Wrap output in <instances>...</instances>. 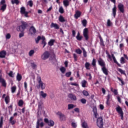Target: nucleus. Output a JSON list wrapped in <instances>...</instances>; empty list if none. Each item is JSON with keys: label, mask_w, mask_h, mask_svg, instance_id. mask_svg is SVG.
Here are the masks:
<instances>
[{"label": "nucleus", "mask_w": 128, "mask_h": 128, "mask_svg": "<svg viewBox=\"0 0 128 128\" xmlns=\"http://www.w3.org/2000/svg\"><path fill=\"white\" fill-rule=\"evenodd\" d=\"M0 4L2 6L0 8V10L4 12V10H6V0H2L0 1Z\"/></svg>", "instance_id": "11"}, {"label": "nucleus", "mask_w": 128, "mask_h": 128, "mask_svg": "<svg viewBox=\"0 0 128 128\" xmlns=\"http://www.w3.org/2000/svg\"><path fill=\"white\" fill-rule=\"evenodd\" d=\"M8 108L9 112H12V104H10L9 106H8Z\"/></svg>", "instance_id": "59"}, {"label": "nucleus", "mask_w": 128, "mask_h": 128, "mask_svg": "<svg viewBox=\"0 0 128 128\" xmlns=\"http://www.w3.org/2000/svg\"><path fill=\"white\" fill-rule=\"evenodd\" d=\"M98 62L100 66H102L101 70L103 74L106 76H108V70L106 67V62H104V60L102 58H100L98 60Z\"/></svg>", "instance_id": "1"}, {"label": "nucleus", "mask_w": 128, "mask_h": 128, "mask_svg": "<svg viewBox=\"0 0 128 128\" xmlns=\"http://www.w3.org/2000/svg\"><path fill=\"white\" fill-rule=\"evenodd\" d=\"M112 23L110 22V20L108 19L107 20V26H112Z\"/></svg>", "instance_id": "50"}, {"label": "nucleus", "mask_w": 128, "mask_h": 128, "mask_svg": "<svg viewBox=\"0 0 128 128\" xmlns=\"http://www.w3.org/2000/svg\"><path fill=\"white\" fill-rule=\"evenodd\" d=\"M42 44H43L42 48H44L46 46V41H42Z\"/></svg>", "instance_id": "64"}, {"label": "nucleus", "mask_w": 128, "mask_h": 128, "mask_svg": "<svg viewBox=\"0 0 128 128\" xmlns=\"http://www.w3.org/2000/svg\"><path fill=\"white\" fill-rule=\"evenodd\" d=\"M6 51L2 50L0 52V58H6Z\"/></svg>", "instance_id": "19"}, {"label": "nucleus", "mask_w": 128, "mask_h": 128, "mask_svg": "<svg viewBox=\"0 0 128 128\" xmlns=\"http://www.w3.org/2000/svg\"><path fill=\"white\" fill-rule=\"evenodd\" d=\"M22 76L19 73H18L16 76V80L18 82H20L22 80Z\"/></svg>", "instance_id": "30"}, {"label": "nucleus", "mask_w": 128, "mask_h": 128, "mask_svg": "<svg viewBox=\"0 0 128 128\" xmlns=\"http://www.w3.org/2000/svg\"><path fill=\"white\" fill-rule=\"evenodd\" d=\"M50 58V52L48 51H45L43 54L42 56V60H48Z\"/></svg>", "instance_id": "12"}, {"label": "nucleus", "mask_w": 128, "mask_h": 128, "mask_svg": "<svg viewBox=\"0 0 128 128\" xmlns=\"http://www.w3.org/2000/svg\"><path fill=\"white\" fill-rule=\"evenodd\" d=\"M14 116H18V113L15 112L13 116L10 117V120H9V122L12 126H14V124H16V120H14Z\"/></svg>", "instance_id": "10"}, {"label": "nucleus", "mask_w": 128, "mask_h": 128, "mask_svg": "<svg viewBox=\"0 0 128 128\" xmlns=\"http://www.w3.org/2000/svg\"><path fill=\"white\" fill-rule=\"evenodd\" d=\"M82 88H86V84H88V82L86 80H83L81 82Z\"/></svg>", "instance_id": "22"}, {"label": "nucleus", "mask_w": 128, "mask_h": 128, "mask_svg": "<svg viewBox=\"0 0 128 128\" xmlns=\"http://www.w3.org/2000/svg\"><path fill=\"white\" fill-rule=\"evenodd\" d=\"M56 42V40L54 39H51L49 42H48V44L50 46H54V42Z\"/></svg>", "instance_id": "26"}, {"label": "nucleus", "mask_w": 128, "mask_h": 128, "mask_svg": "<svg viewBox=\"0 0 128 128\" xmlns=\"http://www.w3.org/2000/svg\"><path fill=\"white\" fill-rule=\"evenodd\" d=\"M24 88L25 92H28V83H26V82H24Z\"/></svg>", "instance_id": "53"}, {"label": "nucleus", "mask_w": 128, "mask_h": 128, "mask_svg": "<svg viewBox=\"0 0 128 128\" xmlns=\"http://www.w3.org/2000/svg\"><path fill=\"white\" fill-rule=\"evenodd\" d=\"M34 54V50H32L29 52V56H32Z\"/></svg>", "instance_id": "47"}, {"label": "nucleus", "mask_w": 128, "mask_h": 128, "mask_svg": "<svg viewBox=\"0 0 128 128\" xmlns=\"http://www.w3.org/2000/svg\"><path fill=\"white\" fill-rule=\"evenodd\" d=\"M82 94H83L84 96H88L90 94H88V92L86 90H83Z\"/></svg>", "instance_id": "52"}, {"label": "nucleus", "mask_w": 128, "mask_h": 128, "mask_svg": "<svg viewBox=\"0 0 128 128\" xmlns=\"http://www.w3.org/2000/svg\"><path fill=\"white\" fill-rule=\"evenodd\" d=\"M21 24H22V28H24V30H26V28H28V24L25 22L22 21L21 22Z\"/></svg>", "instance_id": "18"}, {"label": "nucleus", "mask_w": 128, "mask_h": 128, "mask_svg": "<svg viewBox=\"0 0 128 128\" xmlns=\"http://www.w3.org/2000/svg\"><path fill=\"white\" fill-rule=\"evenodd\" d=\"M51 28H54L55 30H58L60 28V26L57 24H54L52 22L51 24Z\"/></svg>", "instance_id": "20"}, {"label": "nucleus", "mask_w": 128, "mask_h": 128, "mask_svg": "<svg viewBox=\"0 0 128 128\" xmlns=\"http://www.w3.org/2000/svg\"><path fill=\"white\" fill-rule=\"evenodd\" d=\"M40 96H42L43 98H46V96H48V94H46V93H44V91H41L40 92Z\"/></svg>", "instance_id": "32"}, {"label": "nucleus", "mask_w": 128, "mask_h": 128, "mask_svg": "<svg viewBox=\"0 0 128 128\" xmlns=\"http://www.w3.org/2000/svg\"><path fill=\"white\" fill-rule=\"evenodd\" d=\"M29 32H30L31 34H36V30L34 28V26H32L30 28Z\"/></svg>", "instance_id": "17"}, {"label": "nucleus", "mask_w": 128, "mask_h": 128, "mask_svg": "<svg viewBox=\"0 0 128 128\" xmlns=\"http://www.w3.org/2000/svg\"><path fill=\"white\" fill-rule=\"evenodd\" d=\"M75 52H76V54H82V50L80 48H78L76 50Z\"/></svg>", "instance_id": "44"}, {"label": "nucleus", "mask_w": 128, "mask_h": 128, "mask_svg": "<svg viewBox=\"0 0 128 128\" xmlns=\"http://www.w3.org/2000/svg\"><path fill=\"white\" fill-rule=\"evenodd\" d=\"M106 54H107V56H108V58H109L110 60H112V56H110V53L108 52V50H106Z\"/></svg>", "instance_id": "61"}, {"label": "nucleus", "mask_w": 128, "mask_h": 128, "mask_svg": "<svg viewBox=\"0 0 128 128\" xmlns=\"http://www.w3.org/2000/svg\"><path fill=\"white\" fill-rule=\"evenodd\" d=\"M28 4L30 6V8H32V6H34V2L32 0H29L28 2Z\"/></svg>", "instance_id": "46"}, {"label": "nucleus", "mask_w": 128, "mask_h": 128, "mask_svg": "<svg viewBox=\"0 0 128 128\" xmlns=\"http://www.w3.org/2000/svg\"><path fill=\"white\" fill-rule=\"evenodd\" d=\"M84 66H85L86 70H90V62H86L85 63Z\"/></svg>", "instance_id": "33"}, {"label": "nucleus", "mask_w": 128, "mask_h": 128, "mask_svg": "<svg viewBox=\"0 0 128 128\" xmlns=\"http://www.w3.org/2000/svg\"><path fill=\"white\" fill-rule=\"evenodd\" d=\"M4 126V117L1 116L0 118V128H2Z\"/></svg>", "instance_id": "38"}, {"label": "nucleus", "mask_w": 128, "mask_h": 128, "mask_svg": "<svg viewBox=\"0 0 128 128\" xmlns=\"http://www.w3.org/2000/svg\"><path fill=\"white\" fill-rule=\"evenodd\" d=\"M118 8L120 12H122V14L124 12V4H119L118 6Z\"/></svg>", "instance_id": "13"}, {"label": "nucleus", "mask_w": 128, "mask_h": 128, "mask_svg": "<svg viewBox=\"0 0 128 128\" xmlns=\"http://www.w3.org/2000/svg\"><path fill=\"white\" fill-rule=\"evenodd\" d=\"M31 66H32V68L34 70V68H36V64H34V62H32Z\"/></svg>", "instance_id": "56"}, {"label": "nucleus", "mask_w": 128, "mask_h": 128, "mask_svg": "<svg viewBox=\"0 0 128 128\" xmlns=\"http://www.w3.org/2000/svg\"><path fill=\"white\" fill-rule=\"evenodd\" d=\"M92 66L93 68H96V60L94 58H93L92 62Z\"/></svg>", "instance_id": "28"}, {"label": "nucleus", "mask_w": 128, "mask_h": 128, "mask_svg": "<svg viewBox=\"0 0 128 128\" xmlns=\"http://www.w3.org/2000/svg\"><path fill=\"white\" fill-rule=\"evenodd\" d=\"M60 70L62 74H64V72H66V69L64 67H62L60 68Z\"/></svg>", "instance_id": "54"}, {"label": "nucleus", "mask_w": 128, "mask_h": 128, "mask_svg": "<svg viewBox=\"0 0 128 128\" xmlns=\"http://www.w3.org/2000/svg\"><path fill=\"white\" fill-rule=\"evenodd\" d=\"M120 64H126V60L124 59V57H122L120 58Z\"/></svg>", "instance_id": "48"}, {"label": "nucleus", "mask_w": 128, "mask_h": 128, "mask_svg": "<svg viewBox=\"0 0 128 128\" xmlns=\"http://www.w3.org/2000/svg\"><path fill=\"white\" fill-rule=\"evenodd\" d=\"M44 122L45 124H47L48 126H54V122L52 120H48V118H44Z\"/></svg>", "instance_id": "9"}, {"label": "nucleus", "mask_w": 128, "mask_h": 128, "mask_svg": "<svg viewBox=\"0 0 128 128\" xmlns=\"http://www.w3.org/2000/svg\"><path fill=\"white\" fill-rule=\"evenodd\" d=\"M17 30L18 32H24V28H22L21 25L17 27Z\"/></svg>", "instance_id": "31"}, {"label": "nucleus", "mask_w": 128, "mask_h": 128, "mask_svg": "<svg viewBox=\"0 0 128 128\" xmlns=\"http://www.w3.org/2000/svg\"><path fill=\"white\" fill-rule=\"evenodd\" d=\"M116 112H118L120 116V118L122 120H124V111H122V108L120 106H118L116 108Z\"/></svg>", "instance_id": "2"}, {"label": "nucleus", "mask_w": 128, "mask_h": 128, "mask_svg": "<svg viewBox=\"0 0 128 128\" xmlns=\"http://www.w3.org/2000/svg\"><path fill=\"white\" fill-rule=\"evenodd\" d=\"M97 126L100 128H102L104 126V122L102 118L100 117L97 119L96 121Z\"/></svg>", "instance_id": "6"}, {"label": "nucleus", "mask_w": 128, "mask_h": 128, "mask_svg": "<svg viewBox=\"0 0 128 128\" xmlns=\"http://www.w3.org/2000/svg\"><path fill=\"white\" fill-rule=\"evenodd\" d=\"M24 100H19L18 102V106H24Z\"/></svg>", "instance_id": "40"}, {"label": "nucleus", "mask_w": 128, "mask_h": 128, "mask_svg": "<svg viewBox=\"0 0 128 128\" xmlns=\"http://www.w3.org/2000/svg\"><path fill=\"white\" fill-rule=\"evenodd\" d=\"M99 38L100 40V45L102 46H106V45H104V40L102 39V36H100Z\"/></svg>", "instance_id": "27"}, {"label": "nucleus", "mask_w": 128, "mask_h": 128, "mask_svg": "<svg viewBox=\"0 0 128 128\" xmlns=\"http://www.w3.org/2000/svg\"><path fill=\"white\" fill-rule=\"evenodd\" d=\"M63 4L64 6H70V2L68 0H64L63 1Z\"/></svg>", "instance_id": "36"}, {"label": "nucleus", "mask_w": 128, "mask_h": 128, "mask_svg": "<svg viewBox=\"0 0 128 128\" xmlns=\"http://www.w3.org/2000/svg\"><path fill=\"white\" fill-rule=\"evenodd\" d=\"M82 24L83 26H84V28H86V24H88V21L84 19L82 21Z\"/></svg>", "instance_id": "35"}, {"label": "nucleus", "mask_w": 128, "mask_h": 128, "mask_svg": "<svg viewBox=\"0 0 128 128\" xmlns=\"http://www.w3.org/2000/svg\"><path fill=\"white\" fill-rule=\"evenodd\" d=\"M8 76H10V78H14V72L12 71H10L8 73Z\"/></svg>", "instance_id": "58"}, {"label": "nucleus", "mask_w": 128, "mask_h": 128, "mask_svg": "<svg viewBox=\"0 0 128 128\" xmlns=\"http://www.w3.org/2000/svg\"><path fill=\"white\" fill-rule=\"evenodd\" d=\"M37 82H38V84H39V88H41L42 90H44V88H46V84L42 82V78L40 76H37Z\"/></svg>", "instance_id": "3"}, {"label": "nucleus", "mask_w": 128, "mask_h": 128, "mask_svg": "<svg viewBox=\"0 0 128 128\" xmlns=\"http://www.w3.org/2000/svg\"><path fill=\"white\" fill-rule=\"evenodd\" d=\"M93 112H94V117L96 118H98V112H96V108H94L93 110Z\"/></svg>", "instance_id": "49"}, {"label": "nucleus", "mask_w": 128, "mask_h": 128, "mask_svg": "<svg viewBox=\"0 0 128 128\" xmlns=\"http://www.w3.org/2000/svg\"><path fill=\"white\" fill-rule=\"evenodd\" d=\"M118 80L119 82H120L122 86H124V82L122 78H120V77H117Z\"/></svg>", "instance_id": "55"}, {"label": "nucleus", "mask_w": 128, "mask_h": 128, "mask_svg": "<svg viewBox=\"0 0 128 128\" xmlns=\"http://www.w3.org/2000/svg\"><path fill=\"white\" fill-rule=\"evenodd\" d=\"M118 72H120L121 74H124V76H126V71L122 70V69L120 68H118Z\"/></svg>", "instance_id": "29"}, {"label": "nucleus", "mask_w": 128, "mask_h": 128, "mask_svg": "<svg viewBox=\"0 0 128 128\" xmlns=\"http://www.w3.org/2000/svg\"><path fill=\"white\" fill-rule=\"evenodd\" d=\"M80 102H82V104H86V100L82 98H81L80 100Z\"/></svg>", "instance_id": "51"}, {"label": "nucleus", "mask_w": 128, "mask_h": 128, "mask_svg": "<svg viewBox=\"0 0 128 128\" xmlns=\"http://www.w3.org/2000/svg\"><path fill=\"white\" fill-rule=\"evenodd\" d=\"M56 114H58V116H59V118L60 120H66V116H64V114H62V112H58L56 113Z\"/></svg>", "instance_id": "15"}, {"label": "nucleus", "mask_w": 128, "mask_h": 128, "mask_svg": "<svg viewBox=\"0 0 128 128\" xmlns=\"http://www.w3.org/2000/svg\"><path fill=\"white\" fill-rule=\"evenodd\" d=\"M42 40V36H38L36 39L35 42L36 44H38L40 42V40Z\"/></svg>", "instance_id": "41"}, {"label": "nucleus", "mask_w": 128, "mask_h": 128, "mask_svg": "<svg viewBox=\"0 0 128 128\" xmlns=\"http://www.w3.org/2000/svg\"><path fill=\"white\" fill-rule=\"evenodd\" d=\"M58 20L60 22H66V20L64 18L62 15L59 16Z\"/></svg>", "instance_id": "21"}, {"label": "nucleus", "mask_w": 128, "mask_h": 128, "mask_svg": "<svg viewBox=\"0 0 128 128\" xmlns=\"http://www.w3.org/2000/svg\"><path fill=\"white\" fill-rule=\"evenodd\" d=\"M26 12V8H24V6H22L20 8V12L22 14H24V12Z\"/></svg>", "instance_id": "39"}, {"label": "nucleus", "mask_w": 128, "mask_h": 128, "mask_svg": "<svg viewBox=\"0 0 128 128\" xmlns=\"http://www.w3.org/2000/svg\"><path fill=\"white\" fill-rule=\"evenodd\" d=\"M71 124H72V128H76L78 126L76 123L74 122H72Z\"/></svg>", "instance_id": "63"}, {"label": "nucleus", "mask_w": 128, "mask_h": 128, "mask_svg": "<svg viewBox=\"0 0 128 128\" xmlns=\"http://www.w3.org/2000/svg\"><path fill=\"white\" fill-rule=\"evenodd\" d=\"M11 90L12 94H14L16 92V86H13L11 88Z\"/></svg>", "instance_id": "42"}, {"label": "nucleus", "mask_w": 128, "mask_h": 128, "mask_svg": "<svg viewBox=\"0 0 128 128\" xmlns=\"http://www.w3.org/2000/svg\"><path fill=\"white\" fill-rule=\"evenodd\" d=\"M58 12H60V14H64V8H62V6H60L59 8Z\"/></svg>", "instance_id": "45"}, {"label": "nucleus", "mask_w": 128, "mask_h": 128, "mask_svg": "<svg viewBox=\"0 0 128 128\" xmlns=\"http://www.w3.org/2000/svg\"><path fill=\"white\" fill-rule=\"evenodd\" d=\"M0 82L2 84V86L4 88H6V80L2 78V70H0Z\"/></svg>", "instance_id": "5"}, {"label": "nucleus", "mask_w": 128, "mask_h": 128, "mask_svg": "<svg viewBox=\"0 0 128 128\" xmlns=\"http://www.w3.org/2000/svg\"><path fill=\"white\" fill-rule=\"evenodd\" d=\"M112 2L114 4V8H112V14H113L114 18H116V0H111Z\"/></svg>", "instance_id": "7"}, {"label": "nucleus", "mask_w": 128, "mask_h": 128, "mask_svg": "<svg viewBox=\"0 0 128 128\" xmlns=\"http://www.w3.org/2000/svg\"><path fill=\"white\" fill-rule=\"evenodd\" d=\"M83 36L86 40H88V38H90V37L88 36V28H85L84 29Z\"/></svg>", "instance_id": "8"}, {"label": "nucleus", "mask_w": 128, "mask_h": 128, "mask_svg": "<svg viewBox=\"0 0 128 128\" xmlns=\"http://www.w3.org/2000/svg\"><path fill=\"white\" fill-rule=\"evenodd\" d=\"M68 110H72V108H76V106L74 104H68Z\"/></svg>", "instance_id": "37"}, {"label": "nucleus", "mask_w": 128, "mask_h": 128, "mask_svg": "<svg viewBox=\"0 0 128 128\" xmlns=\"http://www.w3.org/2000/svg\"><path fill=\"white\" fill-rule=\"evenodd\" d=\"M76 38L77 40H79V42H80V40H82V36H80V32H78L77 36H76Z\"/></svg>", "instance_id": "23"}, {"label": "nucleus", "mask_w": 128, "mask_h": 128, "mask_svg": "<svg viewBox=\"0 0 128 128\" xmlns=\"http://www.w3.org/2000/svg\"><path fill=\"white\" fill-rule=\"evenodd\" d=\"M10 96H6L4 98V101H5L6 104H8V103L10 102Z\"/></svg>", "instance_id": "24"}, {"label": "nucleus", "mask_w": 128, "mask_h": 128, "mask_svg": "<svg viewBox=\"0 0 128 128\" xmlns=\"http://www.w3.org/2000/svg\"><path fill=\"white\" fill-rule=\"evenodd\" d=\"M82 128H89L88 126V122L86 121H84L82 123Z\"/></svg>", "instance_id": "25"}, {"label": "nucleus", "mask_w": 128, "mask_h": 128, "mask_svg": "<svg viewBox=\"0 0 128 128\" xmlns=\"http://www.w3.org/2000/svg\"><path fill=\"white\" fill-rule=\"evenodd\" d=\"M80 16H82V12H80V10H77L76 11L74 16L75 18H76V20H78V18H80Z\"/></svg>", "instance_id": "16"}, {"label": "nucleus", "mask_w": 128, "mask_h": 128, "mask_svg": "<svg viewBox=\"0 0 128 128\" xmlns=\"http://www.w3.org/2000/svg\"><path fill=\"white\" fill-rule=\"evenodd\" d=\"M11 2L12 4H20V1L18 0H12Z\"/></svg>", "instance_id": "43"}, {"label": "nucleus", "mask_w": 128, "mask_h": 128, "mask_svg": "<svg viewBox=\"0 0 128 128\" xmlns=\"http://www.w3.org/2000/svg\"><path fill=\"white\" fill-rule=\"evenodd\" d=\"M82 50L83 52V56L84 58H86L88 56L86 51V49L84 48H82Z\"/></svg>", "instance_id": "34"}, {"label": "nucleus", "mask_w": 128, "mask_h": 128, "mask_svg": "<svg viewBox=\"0 0 128 128\" xmlns=\"http://www.w3.org/2000/svg\"><path fill=\"white\" fill-rule=\"evenodd\" d=\"M73 57H74V60L76 62V60H78V56L76 55V54H73Z\"/></svg>", "instance_id": "62"}, {"label": "nucleus", "mask_w": 128, "mask_h": 128, "mask_svg": "<svg viewBox=\"0 0 128 128\" xmlns=\"http://www.w3.org/2000/svg\"><path fill=\"white\" fill-rule=\"evenodd\" d=\"M66 76V78H70V76H72V72H68L66 74H65Z\"/></svg>", "instance_id": "57"}, {"label": "nucleus", "mask_w": 128, "mask_h": 128, "mask_svg": "<svg viewBox=\"0 0 128 128\" xmlns=\"http://www.w3.org/2000/svg\"><path fill=\"white\" fill-rule=\"evenodd\" d=\"M44 128V123L42 122V118H40L38 119L36 124V128Z\"/></svg>", "instance_id": "4"}, {"label": "nucleus", "mask_w": 128, "mask_h": 128, "mask_svg": "<svg viewBox=\"0 0 128 128\" xmlns=\"http://www.w3.org/2000/svg\"><path fill=\"white\" fill-rule=\"evenodd\" d=\"M68 97L69 98H70V100H71L76 101V100H78L76 94H74L72 93L69 94H68Z\"/></svg>", "instance_id": "14"}, {"label": "nucleus", "mask_w": 128, "mask_h": 128, "mask_svg": "<svg viewBox=\"0 0 128 128\" xmlns=\"http://www.w3.org/2000/svg\"><path fill=\"white\" fill-rule=\"evenodd\" d=\"M11 36L10 34V33H8L6 34V40H10V38H11Z\"/></svg>", "instance_id": "60"}]
</instances>
